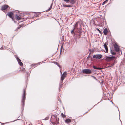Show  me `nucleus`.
Wrapping results in <instances>:
<instances>
[{"label":"nucleus","mask_w":125,"mask_h":125,"mask_svg":"<svg viewBox=\"0 0 125 125\" xmlns=\"http://www.w3.org/2000/svg\"><path fill=\"white\" fill-rule=\"evenodd\" d=\"M82 31V30L79 29L78 31H76L75 32L74 30H72L71 33L73 36H75L77 39H79L80 38Z\"/></svg>","instance_id":"1"},{"label":"nucleus","mask_w":125,"mask_h":125,"mask_svg":"<svg viewBox=\"0 0 125 125\" xmlns=\"http://www.w3.org/2000/svg\"><path fill=\"white\" fill-rule=\"evenodd\" d=\"M23 94L22 96V106L23 109L24 107V105L25 100L26 99V91L25 89H24L23 90Z\"/></svg>","instance_id":"2"},{"label":"nucleus","mask_w":125,"mask_h":125,"mask_svg":"<svg viewBox=\"0 0 125 125\" xmlns=\"http://www.w3.org/2000/svg\"><path fill=\"white\" fill-rule=\"evenodd\" d=\"M82 73H83L87 74H90L92 72V71L89 69H85L82 70Z\"/></svg>","instance_id":"3"},{"label":"nucleus","mask_w":125,"mask_h":125,"mask_svg":"<svg viewBox=\"0 0 125 125\" xmlns=\"http://www.w3.org/2000/svg\"><path fill=\"white\" fill-rule=\"evenodd\" d=\"M115 58L114 56L109 57L106 56L105 57V60L107 62L110 61L114 60Z\"/></svg>","instance_id":"4"},{"label":"nucleus","mask_w":125,"mask_h":125,"mask_svg":"<svg viewBox=\"0 0 125 125\" xmlns=\"http://www.w3.org/2000/svg\"><path fill=\"white\" fill-rule=\"evenodd\" d=\"M23 17L22 15L20 14H17L15 16V18L16 20H18L21 19H23Z\"/></svg>","instance_id":"5"},{"label":"nucleus","mask_w":125,"mask_h":125,"mask_svg":"<svg viewBox=\"0 0 125 125\" xmlns=\"http://www.w3.org/2000/svg\"><path fill=\"white\" fill-rule=\"evenodd\" d=\"M67 72H64L61 75V80L62 81V82H63V81L67 75Z\"/></svg>","instance_id":"6"},{"label":"nucleus","mask_w":125,"mask_h":125,"mask_svg":"<svg viewBox=\"0 0 125 125\" xmlns=\"http://www.w3.org/2000/svg\"><path fill=\"white\" fill-rule=\"evenodd\" d=\"M114 48L115 50L117 52H118L120 51V49L118 45L116 43H115L114 45Z\"/></svg>","instance_id":"7"},{"label":"nucleus","mask_w":125,"mask_h":125,"mask_svg":"<svg viewBox=\"0 0 125 125\" xmlns=\"http://www.w3.org/2000/svg\"><path fill=\"white\" fill-rule=\"evenodd\" d=\"M7 15L10 18H11L13 21L14 20V19L13 18V13L11 12H8Z\"/></svg>","instance_id":"8"},{"label":"nucleus","mask_w":125,"mask_h":125,"mask_svg":"<svg viewBox=\"0 0 125 125\" xmlns=\"http://www.w3.org/2000/svg\"><path fill=\"white\" fill-rule=\"evenodd\" d=\"M102 55L101 54H97L94 55L93 58L96 59H100L102 58Z\"/></svg>","instance_id":"9"},{"label":"nucleus","mask_w":125,"mask_h":125,"mask_svg":"<svg viewBox=\"0 0 125 125\" xmlns=\"http://www.w3.org/2000/svg\"><path fill=\"white\" fill-rule=\"evenodd\" d=\"M9 8V6L7 5H5L2 6L1 8V10H5L7 9L8 8Z\"/></svg>","instance_id":"10"},{"label":"nucleus","mask_w":125,"mask_h":125,"mask_svg":"<svg viewBox=\"0 0 125 125\" xmlns=\"http://www.w3.org/2000/svg\"><path fill=\"white\" fill-rule=\"evenodd\" d=\"M16 59L18 62L19 64L21 66H22L23 65V63H22L21 61L18 57H17Z\"/></svg>","instance_id":"11"},{"label":"nucleus","mask_w":125,"mask_h":125,"mask_svg":"<svg viewBox=\"0 0 125 125\" xmlns=\"http://www.w3.org/2000/svg\"><path fill=\"white\" fill-rule=\"evenodd\" d=\"M108 31L107 29L106 28H105L104 29L103 31V33L105 35H107L108 33Z\"/></svg>","instance_id":"12"},{"label":"nucleus","mask_w":125,"mask_h":125,"mask_svg":"<svg viewBox=\"0 0 125 125\" xmlns=\"http://www.w3.org/2000/svg\"><path fill=\"white\" fill-rule=\"evenodd\" d=\"M107 44H106V43H105L104 44V46L106 50V51L105 52L106 53H107L108 52V47L107 46Z\"/></svg>","instance_id":"13"},{"label":"nucleus","mask_w":125,"mask_h":125,"mask_svg":"<svg viewBox=\"0 0 125 125\" xmlns=\"http://www.w3.org/2000/svg\"><path fill=\"white\" fill-rule=\"evenodd\" d=\"M78 22H77L76 23V24L74 26V28L73 30H74H74L75 29H78Z\"/></svg>","instance_id":"14"},{"label":"nucleus","mask_w":125,"mask_h":125,"mask_svg":"<svg viewBox=\"0 0 125 125\" xmlns=\"http://www.w3.org/2000/svg\"><path fill=\"white\" fill-rule=\"evenodd\" d=\"M69 2L72 4H73L75 2V0H70Z\"/></svg>","instance_id":"15"},{"label":"nucleus","mask_w":125,"mask_h":125,"mask_svg":"<svg viewBox=\"0 0 125 125\" xmlns=\"http://www.w3.org/2000/svg\"><path fill=\"white\" fill-rule=\"evenodd\" d=\"M63 6L64 7H72V6H71L70 5H63Z\"/></svg>","instance_id":"16"},{"label":"nucleus","mask_w":125,"mask_h":125,"mask_svg":"<svg viewBox=\"0 0 125 125\" xmlns=\"http://www.w3.org/2000/svg\"><path fill=\"white\" fill-rule=\"evenodd\" d=\"M93 68L94 69L98 70H101L102 69V68H98L94 66H93Z\"/></svg>","instance_id":"17"},{"label":"nucleus","mask_w":125,"mask_h":125,"mask_svg":"<svg viewBox=\"0 0 125 125\" xmlns=\"http://www.w3.org/2000/svg\"><path fill=\"white\" fill-rule=\"evenodd\" d=\"M71 120L70 119L68 118L65 120V122L66 123H68L71 122Z\"/></svg>","instance_id":"18"},{"label":"nucleus","mask_w":125,"mask_h":125,"mask_svg":"<svg viewBox=\"0 0 125 125\" xmlns=\"http://www.w3.org/2000/svg\"><path fill=\"white\" fill-rule=\"evenodd\" d=\"M37 64H33L31 65V66L32 67H36Z\"/></svg>","instance_id":"19"},{"label":"nucleus","mask_w":125,"mask_h":125,"mask_svg":"<svg viewBox=\"0 0 125 125\" xmlns=\"http://www.w3.org/2000/svg\"><path fill=\"white\" fill-rule=\"evenodd\" d=\"M111 53L113 55H115L116 54L113 51L111 50Z\"/></svg>","instance_id":"20"},{"label":"nucleus","mask_w":125,"mask_h":125,"mask_svg":"<svg viewBox=\"0 0 125 125\" xmlns=\"http://www.w3.org/2000/svg\"><path fill=\"white\" fill-rule=\"evenodd\" d=\"M61 115L62 117L63 118L65 117L66 116V115H65L64 114H63L62 113H61Z\"/></svg>","instance_id":"21"},{"label":"nucleus","mask_w":125,"mask_h":125,"mask_svg":"<svg viewBox=\"0 0 125 125\" xmlns=\"http://www.w3.org/2000/svg\"><path fill=\"white\" fill-rule=\"evenodd\" d=\"M108 1V0H107L105 1H104L103 2V3L102 4V5H103L105 4L106 3H107V2Z\"/></svg>","instance_id":"22"},{"label":"nucleus","mask_w":125,"mask_h":125,"mask_svg":"<svg viewBox=\"0 0 125 125\" xmlns=\"http://www.w3.org/2000/svg\"><path fill=\"white\" fill-rule=\"evenodd\" d=\"M52 4H51L50 7L49 8V9L48 10V11H49L52 8Z\"/></svg>","instance_id":"23"},{"label":"nucleus","mask_w":125,"mask_h":125,"mask_svg":"<svg viewBox=\"0 0 125 125\" xmlns=\"http://www.w3.org/2000/svg\"><path fill=\"white\" fill-rule=\"evenodd\" d=\"M20 26V27H17V30H18L20 28H21V27H23V24H21L20 25H19Z\"/></svg>","instance_id":"24"},{"label":"nucleus","mask_w":125,"mask_h":125,"mask_svg":"<svg viewBox=\"0 0 125 125\" xmlns=\"http://www.w3.org/2000/svg\"><path fill=\"white\" fill-rule=\"evenodd\" d=\"M114 65V63H113L112 64H110V65L109 66H108V67H111L112 66H113Z\"/></svg>","instance_id":"25"},{"label":"nucleus","mask_w":125,"mask_h":125,"mask_svg":"<svg viewBox=\"0 0 125 125\" xmlns=\"http://www.w3.org/2000/svg\"><path fill=\"white\" fill-rule=\"evenodd\" d=\"M91 76L93 78H94V79H95L96 80H97V79L95 77L93 76Z\"/></svg>","instance_id":"26"},{"label":"nucleus","mask_w":125,"mask_h":125,"mask_svg":"<svg viewBox=\"0 0 125 125\" xmlns=\"http://www.w3.org/2000/svg\"><path fill=\"white\" fill-rule=\"evenodd\" d=\"M21 69V70H22L24 71H25V69L23 68H22Z\"/></svg>","instance_id":"27"},{"label":"nucleus","mask_w":125,"mask_h":125,"mask_svg":"<svg viewBox=\"0 0 125 125\" xmlns=\"http://www.w3.org/2000/svg\"><path fill=\"white\" fill-rule=\"evenodd\" d=\"M64 1H65L66 2H69L70 0H64Z\"/></svg>","instance_id":"28"},{"label":"nucleus","mask_w":125,"mask_h":125,"mask_svg":"<svg viewBox=\"0 0 125 125\" xmlns=\"http://www.w3.org/2000/svg\"><path fill=\"white\" fill-rule=\"evenodd\" d=\"M97 30L100 33H101V31L99 30L98 29H97Z\"/></svg>","instance_id":"29"},{"label":"nucleus","mask_w":125,"mask_h":125,"mask_svg":"<svg viewBox=\"0 0 125 125\" xmlns=\"http://www.w3.org/2000/svg\"><path fill=\"white\" fill-rule=\"evenodd\" d=\"M88 112V111L87 112H86L85 113H87Z\"/></svg>","instance_id":"30"},{"label":"nucleus","mask_w":125,"mask_h":125,"mask_svg":"<svg viewBox=\"0 0 125 125\" xmlns=\"http://www.w3.org/2000/svg\"><path fill=\"white\" fill-rule=\"evenodd\" d=\"M61 49H62V47H61Z\"/></svg>","instance_id":"31"}]
</instances>
